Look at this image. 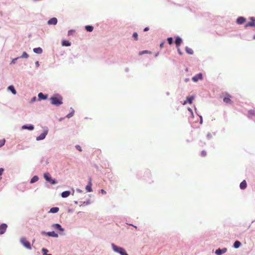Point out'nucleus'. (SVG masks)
<instances>
[{"instance_id": "f257e3e1", "label": "nucleus", "mask_w": 255, "mask_h": 255, "mask_svg": "<svg viewBox=\"0 0 255 255\" xmlns=\"http://www.w3.org/2000/svg\"><path fill=\"white\" fill-rule=\"evenodd\" d=\"M112 247L113 250L117 253H119L121 255H128L127 253L126 250L121 247H119L116 246L114 244H112Z\"/></svg>"}, {"instance_id": "f03ea898", "label": "nucleus", "mask_w": 255, "mask_h": 255, "mask_svg": "<svg viewBox=\"0 0 255 255\" xmlns=\"http://www.w3.org/2000/svg\"><path fill=\"white\" fill-rule=\"evenodd\" d=\"M50 100L52 104L57 106L62 104V98L61 96L52 97Z\"/></svg>"}, {"instance_id": "7ed1b4c3", "label": "nucleus", "mask_w": 255, "mask_h": 255, "mask_svg": "<svg viewBox=\"0 0 255 255\" xmlns=\"http://www.w3.org/2000/svg\"><path fill=\"white\" fill-rule=\"evenodd\" d=\"M44 177L47 181L50 182L52 184H55L56 183V181L54 179H52L50 174L48 172L44 174Z\"/></svg>"}, {"instance_id": "20e7f679", "label": "nucleus", "mask_w": 255, "mask_h": 255, "mask_svg": "<svg viewBox=\"0 0 255 255\" xmlns=\"http://www.w3.org/2000/svg\"><path fill=\"white\" fill-rule=\"evenodd\" d=\"M20 242L27 249H31V245L30 243L24 238L20 239Z\"/></svg>"}, {"instance_id": "39448f33", "label": "nucleus", "mask_w": 255, "mask_h": 255, "mask_svg": "<svg viewBox=\"0 0 255 255\" xmlns=\"http://www.w3.org/2000/svg\"><path fill=\"white\" fill-rule=\"evenodd\" d=\"M231 96L229 94H225L224 98H223V101L224 103H226V104H232V100H231Z\"/></svg>"}, {"instance_id": "423d86ee", "label": "nucleus", "mask_w": 255, "mask_h": 255, "mask_svg": "<svg viewBox=\"0 0 255 255\" xmlns=\"http://www.w3.org/2000/svg\"><path fill=\"white\" fill-rule=\"evenodd\" d=\"M251 21L247 23L246 24L245 27H248L249 26L250 27H255V18L254 17H251L250 18Z\"/></svg>"}, {"instance_id": "0eeeda50", "label": "nucleus", "mask_w": 255, "mask_h": 255, "mask_svg": "<svg viewBox=\"0 0 255 255\" xmlns=\"http://www.w3.org/2000/svg\"><path fill=\"white\" fill-rule=\"evenodd\" d=\"M48 133L47 130H45L43 132L41 133L38 136L36 137L37 140H40L44 139L46 137V135H47Z\"/></svg>"}, {"instance_id": "6e6552de", "label": "nucleus", "mask_w": 255, "mask_h": 255, "mask_svg": "<svg viewBox=\"0 0 255 255\" xmlns=\"http://www.w3.org/2000/svg\"><path fill=\"white\" fill-rule=\"evenodd\" d=\"M202 73H199L192 77V79L194 82H197L199 80H202Z\"/></svg>"}, {"instance_id": "1a4fd4ad", "label": "nucleus", "mask_w": 255, "mask_h": 255, "mask_svg": "<svg viewBox=\"0 0 255 255\" xmlns=\"http://www.w3.org/2000/svg\"><path fill=\"white\" fill-rule=\"evenodd\" d=\"M7 226L6 224H2L0 225V235L4 234L7 229Z\"/></svg>"}, {"instance_id": "9d476101", "label": "nucleus", "mask_w": 255, "mask_h": 255, "mask_svg": "<svg viewBox=\"0 0 255 255\" xmlns=\"http://www.w3.org/2000/svg\"><path fill=\"white\" fill-rule=\"evenodd\" d=\"M227 251L226 248H223L222 249H218L215 251V253L217 255H221L225 253Z\"/></svg>"}, {"instance_id": "9b49d317", "label": "nucleus", "mask_w": 255, "mask_h": 255, "mask_svg": "<svg viewBox=\"0 0 255 255\" xmlns=\"http://www.w3.org/2000/svg\"><path fill=\"white\" fill-rule=\"evenodd\" d=\"M41 233L42 234H47L49 236L53 237H58V234L55 233L54 232H49L47 233H45V232H42Z\"/></svg>"}, {"instance_id": "f8f14e48", "label": "nucleus", "mask_w": 255, "mask_h": 255, "mask_svg": "<svg viewBox=\"0 0 255 255\" xmlns=\"http://www.w3.org/2000/svg\"><path fill=\"white\" fill-rule=\"evenodd\" d=\"M86 189L89 192H91L92 191V181L91 178H90L89 184L86 187Z\"/></svg>"}, {"instance_id": "ddd939ff", "label": "nucleus", "mask_w": 255, "mask_h": 255, "mask_svg": "<svg viewBox=\"0 0 255 255\" xmlns=\"http://www.w3.org/2000/svg\"><path fill=\"white\" fill-rule=\"evenodd\" d=\"M57 23V19L55 17H53L48 21V24L55 25Z\"/></svg>"}, {"instance_id": "4468645a", "label": "nucleus", "mask_w": 255, "mask_h": 255, "mask_svg": "<svg viewBox=\"0 0 255 255\" xmlns=\"http://www.w3.org/2000/svg\"><path fill=\"white\" fill-rule=\"evenodd\" d=\"M52 227L56 230L60 231H63L64 229L62 228L61 226L59 224H55L52 225Z\"/></svg>"}, {"instance_id": "2eb2a0df", "label": "nucleus", "mask_w": 255, "mask_h": 255, "mask_svg": "<svg viewBox=\"0 0 255 255\" xmlns=\"http://www.w3.org/2000/svg\"><path fill=\"white\" fill-rule=\"evenodd\" d=\"M245 18L243 17H239L237 20V22L239 24H242L244 23L245 22Z\"/></svg>"}, {"instance_id": "dca6fc26", "label": "nucleus", "mask_w": 255, "mask_h": 255, "mask_svg": "<svg viewBox=\"0 0 255 255\" xmlns=\"http://www.w3.org/2000/svg\"><path fill=\"white\" fill-rule=\"evenodd\" d=\"M38 99L39 100H45L47 98V95H44L42 93H40L38 95Z\"/></svg>"}, {"instance_id": "f3484780", "label": "nucleus", "mask_w": 255, "mask_h": 255, "mask_svg": "<svg viewBox=\"0 0 255 255\" xmlns=\"http://www.w3.org/2000/svg\"><path fill=\"white\" fill-rule=\"evenodd\" d=\"M182 39L180 37H177L176 39H175V43L177 46V47H178L179 46V45L181 44V43H182Z\"/></svg>"}, {"instance_id": "a211bd4d", "label": "nucleus", "mask_w": 255, "mask_h": 255, "mask_svg": "<svg viewBox=\"0 0 255 255\" xmlns=\"http://www.w3.org/2000/svg\"><path fill=\"white\" fill-rule=\"evenodd\" d=\"M247 186V182L246 180H244L240 183V187L241 189H245L246 188Z\"/></svg>"}, {"instance_id": "6ab92c4d", "label": "nucleus", "mask_w": 255, "mask_h": 255, "mask_svg": "<svg viewBox=\"0 0 255 255\" xmlns=\"http://www.w3.org/2000/svg\"><path fill=\"white\" fill-rule=\"evenodd\" d=\"M22 129H26L28 130H33L34 129V126L32 125L26 126L24 125L22 127Z\"/></svg>"}, {"instance_id": "aec40b11", "label": "nucleus", "mask_w": 255, "mask_h": 255, "mask_svg": "<svg viewBox=\"0 0 255 255\" xmlns=\"http://www.w3.org/2000/svg\"><path fill=\"white\" fill-rule=\"evenodd\" d=\"M70 194V192L69 191H66L64 192H63L61 194V196L63 198H66L68 197Z\"/></svg>"}, {"instance_id": "412c9836", "label": "nucleus", "mask_w": 255, "mask_h": 255, "mask_svg": "<svg viewBox=\"0 0 255 255\" xmlns=\"http://www.w3.org/2000/svg\"><path fill=\"white\" fill-rule=\"evenodd\" d=\"M59 210V209L58 207H53L50 209L49 212L51 213H56L58 212Z\"/></svg>"}, {"instance_id": "4be33fe9", "label": "nucleus", "mask_w": 255, "mask_h": 255, "mask_svg": "<svg viewBox=\"0 0 255 255\" xmlns=\"http://www.w3.org/2000/svg\"><path fill=\"white\" fill-rule=\"evenodd\" d=\"M33 51L37 54H41L42 52V49L40 47L35 48L33 49Z\"/></svg>"}, {"instance_id": "5701e85b", "label": "nucleus", "mask_w": 255, "mask_h": 255, "mask_svg": "<svg viewBox=\"0 0 255 255\" xmlns=\"http://www.w3.org/2000/svg\"><path fill=\"white\" fill-rule=\"evenodd\" d=\"M8 89L10 90L13 94L15 95L16 94V91L12 85L8 86Z\"/></svg>"}, {"instance_id": "b1692460", "label": "nucleus", "mask_w": 255, "mask_h": 255, "mask_svg": "<svg viewBox=\"0 0 255 255\" xmlns=\"http://www.w3.org/2000/svg\"><path fill=\"white\" fill-rule=\"evenodd\" d=\"M193 98H194L193 97H188L187 98V100L185 101H184L183 104L185 105V104H187V103H188L189 104H191Z\"/></svg>"}, {"instance_id": "393cba45", "label": "nucleus", "mask_w": 255, "mask_h": 255, "mask_svg": "<svg viewBox=\"0 0 255 255\" xmlns=\"http://www.w3.org/2000/svg\"><path fill=\"white\" fill-rule=\"evenodd\" d=\"M62 46H69L71 45V42L67 40H63L62 42Z\"/></svg>"}, {"instance_id": "a878e982", "label": "nucleus", "mask_w": 255, "mask_h": 255, "mask_svg": "<svg viewBox=\"0 0 255 255\" xmlns=\"http://www.w3.org/2000/svg\"><path fill=\"white\" fill-rule=\"evenodd\" d=\"M185 51L189 54L192 55V54H193V50L191 48H189L188 47H186Z\"/></svg>"}, {"instance_id": "bb28decb", "label": "nucleus", "mask_w": 255, "mask_h": 255, "mask_svg": "<svg viewBox=\"0 0 255 255\" xmlns=\"http://www.w3.org/2000/svg\"><path fill=\"white\" fill-rule=\"evenodd\" d=\"M241 245V243L240 241H236L234 244V247L236 249L239 248Z\"/></svg>"}, {"instance_id": "cd10ccee", "label": "nucleus", "mask_w": 255, "mask_h": 255, "mask_svg": "<svg viewBox=\"0 0 255 255\" xmlns=\"http://www.w3.org/2000/svg\"><path fill=\"white\" fill-rule=\"evenodd\" d=\"M38 180V177L37 176H34L30 180V183H33L36 182Z\"/></svg>"}, {"instance_id": "c85d7f7f", "label": "nucleus", "mask_w": 255, "mask_h": 255, "mask_svg": "<svg viewBox=\"0 0 255 255\" xmlns=\"http://www.w3.org/2000/svg\"><path fill=\"white\" fill-rule=\"evenodd\" d=\"M86 29L89 32H92L93 30V27L90 25H87L85 26Z\"/></svg>"}, {"instance_id": "c756f323", "label": "nucleus", "mask_w": 255, "mask_h": 255, "mask_svg": "<svg viewBox=\"0 0 255 255\" xmlns=\"http://www.w3.org/2000/svg\"><path fill=\"white\" fill-rule=\"evenodd\" d=\"M28 57V55L26 52H23L22 55L20 56V58H27Z\"/></svg>"}, {"instance_id": "7c9ffc66", "label": "nucleus", "mask_w": 255, "mask_h": 255, "mask_svg": "<svg viewBox=\"0 0 255 255\" xmlns=\"http://www.w3.org/2000/svg\"><path fill=\"white\" fill-rule=\"evenodd\" d=\"M150 53V52L148 50H143L139 52V54L140 55H142L143 54Z\"/></svg>"}, {"instance_id": "2f4dec72", "label": "nucleus", "mask_w": 255, "mask_h": 255, "mask_svg": "<svg viewBox=\"0 0 255 255\" xmlns=\"http://www.w3.org/2000/svg\"><path fill=\"white\" fill-rule=\"evenodd\" d=\"M207 152L205 150H202L201 152V155L202 157H205L207 155Z\"/></svg>"}, {"instance_id": "473e14b6", "label": "nucleus", "mask_w": 255, "mask_h": 255, "mask_svg": "<svg viewBox=\"0 0 255 255\" xmlns=\"http://www.w3.org/2000/svg\"><path fill=\"white\" fill-rule=\"evenodd\" d=\"M167 41H168V43L170 45L172 44V43H173V39H172V37H168L167 38Z\"/></svg>"}, {"instance_id": "72a5a7b5", "label": "nucleus", "mask_w": 255, "mask_h": 255, "mask_svg": "<svg viewBox=\"0 0 255 255\" xmlns=\"http://www.w3.org/2000/svg\"><path fill=\"white\" fill-rule=\"evenodd\" d=\"M133 37L134 38V39L135 40H137V37H138V34L136 32H134L133 34V35H132Z\"/></svg>"}, {"instance_id": "f704fd0d", "label": "nucleus", "mask_w": 255, "mask_h": 255, "mask_svg": "<svg viewBox=\"0 0 255 255\" xmlns=\"http://www.w3.org/2000/svg\"><path fill=\"white\" fill-rule=\"evenodd\" d=\"M42 252L43 253L44 255H47V253L48 252V251L46 249H42Z\"/></svg>"}, {"instance_id": "c9c22d12", "label": "nucleus", "mask_w": 255, "mask_h": 255, "mask_svg": "<svg viewBox=\"0 0 255 255\" xmlns=\"http://www.w3.org/2000/svg\"><path fill=\"white\" fill-rule=\"evenodd\" d=\"M4 171V169L2 168H0V176L2 174L3 172ZM1 179V177H0V180Z\"/></svg>"}, {"instance_id": "e433bc0d", "label": "nucleus", "mask_w": 255, "mask_h": 255, "mask_svg": "<svg viewBox=\"0 0 255 255\" xmlns=\"http://www.w3.org/2000/svg\"><path fill=\"white\" fill-rule=\"evenodd\" d=\"M4 143H5V140L4 139L1 140L0 142V147H1L2 146H3L4 144Z\"/></svg>"}, {"instance_id": "4c0bfd02", "label": "nucleus", "mask_w": 255, "mask_h": 255, "mask_svg": "<svg viewBox=\"0 0 255 255\" xmlns=\"http://www.w3.org/2000/svg\"><path fill=\"white\" fill-rule=\"evenodd\" d=\"M73 115V113H70V114H69L67 116V117H68V118H70V117H72Z\"/></svg>"}, {"instance_id": "58836bf2", "label": "nucleus", "mask_w": 255, "mask_h": 255, "mask_svg": "<svg viewBox=\"0 0 255 255\" xmlns=\"http://www.w3.org/2000/svg\"><path fill=\"white\" fill-rule=\"evenodd\" d=\"M76 148L77 149L79 150L80 151H82V149H81V147L79 146V145H77L76 146Z\"/></svg>"}, {"instance_id": "ea45409f", "label": "nucleus", "mask_w": 255, "mask_h": 255, "mask_svg": "<svg viewBox=\"0 0 255 255\" xmlns=\"http://www.w3.org/2000/svg\"><path fill=\"white\" fill-rule=\"evenodd\" d=\"M177 48H177V51H178V53H179L180 55H182V53L181 52V51L180 49L178 47H177Z\"/></svg>"}, {"instance_id": "a19ab883", "label": "nucleus", "mask_w": 255, "mask_h": 255, "mask_svg": "<svg viewBox=\"0 0 255 255\" xmlns=\"http://www.w3.org/2000/svg\"><path fill=\"white\" fill-rule=\"evenodd\" d=\"M101 192L102 194H106V192L104 189H102L101 190Z\"/></svg>"}, {"instance_id": "79ce46f5", "label": "nucleus", "mask_w": 255, "mask_h": 255, "mask_svg": "<svg viewBox=\"0 0 255 255\" xmlns=\"http://www.w3.org/2000/svg\"><path fill=\"white\" fill-rule=\"evenodd\" d=\"M207 137H208L209 138H211V137H212V134H211V133H208V134H207Z\"/></svg>"}, {"instance_id": "37998d69", "label": "nucleus", "mask_w": 255, "mask_h": 255, "mask_svg": "<svg viewBox=\"0 0 255 255\" xmlns=\"http://www.w3.org/2000/svg\"><path fill=\"white\" fill-rule=\"evenodd\" d=\"M148 30H149V28H148V27H145V28L144 29V30H144V31H148Z\"/></svg>"}, {"instance_id": "c03bdc74", "label": "nucleus", "mask_w": 255, "mask_h": 255, "mask_svg": "<svg viewBox=\"0 0 255 255\" xmlns=\"http://www.w3.org/2000/svg\"><path fill=\"white\" fill-rule=\"evenodd\" d=\"M17 58H15V59H13V60H12V63H15V61L17 59Z\"/></svg>"}, {"instance_id": "a18cd8bd", "label": "nucleus", "mask_w": 255, "mask_h": 255, "mask_svg": "<svg viewBox=\"0 0 255 255\" xmlns=\"http://www.w3.org/2000/svg\"><path fill=\"white\" fill-rule=\"evenodd\" d=\"M163 45H164V42H162V43L160 44V47L161 48L163 47Z\"/></svg>"}, {"instance_id": "49530a36", "label": "nucleus", "mask_w": 255, "mask_h": 255, "mask_svg": "<svg viewBox=\"0 0 255 255\" xmlns=\"http://www.w3.org/2000/svg\"><path fill=\"white\" fill-rule=\"evenodd\" d=\"M35 64L37 67L39 66V63L38 61L36 62Z\"/></svg>"}, {"instance_id": "de8ad7c7", "label": "nucleus", "mask_w": 255, "mask_h": 255, "mask_svg": "<svg viewBox=\"0 0 255 255\" xmlns=\"http://www.w3.org/2000/svg\"><path fill=\"white\" fill-rule=\"evenodd\" d=\"M200 119H201L200 123H202V117L201 116H200Z\"/></svg>"}, {"instance_id": "09e8293b", "label": "nucleus", "mask_w": 255, "mask_h": 255, "mask_svg": "<svg viewBox=\"0 0 255 255\" xmlns=\"http://www.w3.org/2000/svg\"><path fill=\"white\" fill-rule=\"evenodd\" d=\"M71 32H72V31H71V30L69 31V32H68V35H70L71 34Z\"/></svg>"}, {"instance_id": "8fccbe9b", "label": "nucleus", "mask_w": 255, "mask_h": 255, "mask_svg": "<svg viewBox=\"0 0 255 255\" xmlns=\"http://www.w3.org/2000/svg\"><path fill=\"white\" fill-rule=\"evenodd\" d=\"M35 99H36V97H34V98H33V101H35Z\"/></svg>"}, {"instance_id": "3c124183", "label": "nucleus", "mask_w": 255, "mask_h": 255, "mask_svg": "<svg viewBox=\"0 0 255 255\" xmlns=\"http://www.w3.org/2000/svg\"><path fill=\"white\" fill-rule=\"evenodd\" d=\"M188 110L190 111V112H192V110L190 109H188Z\"/></svg>"}, {"instance_id": "603ef678", "label": "nucleus", "mask_w": 255, "mask_h": 255, "mask_svg": "<svg viewBox=\"0 0 255 255\" xmlns=\"http://www.w3.org/2000/svg\"><path fill=\"white\" fill-rule=\"evenodd\" d=\"M253 39H255V35L254 36V37H253Z\"/></svg>"}, {"instance_id": "864d4df0", "label": "nucleus", "mask_w": 255, "mask_h": 255, "mask_svg": "<svg viewBox=\"0 0 255 255\" xmlns=\"http://www.w3.org/2000/svg\"><path fill=\"white\" fill-rule=\"evenodd\" d=\"M51 255V254H49V255Z\"/></svg>"}]
</instances>
